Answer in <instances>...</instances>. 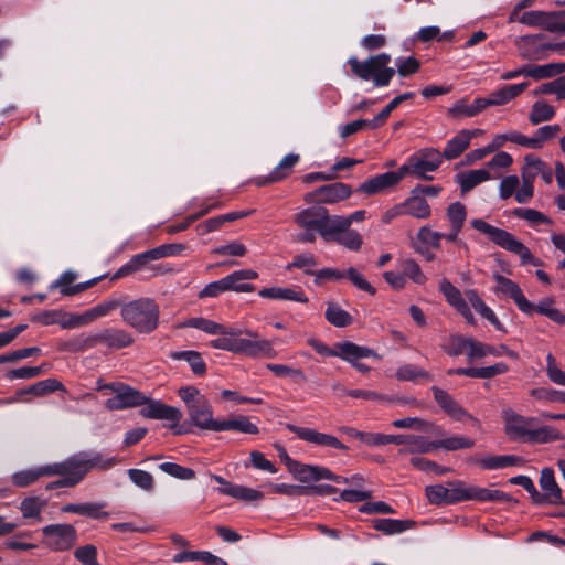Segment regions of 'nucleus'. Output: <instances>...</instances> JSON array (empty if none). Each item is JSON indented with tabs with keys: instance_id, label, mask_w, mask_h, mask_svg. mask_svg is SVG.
<instances>
[{
	"instance_id": "obj_1",
	"label": "nucleus",
	"mask_w": 565,
	"mask_h": 565,
	"mask_svg": "<svg viewBox=\"0 0 565 565\" xmlns=\"http://www.w3.org/2000/svg\"><path fill=\"white\" fill-rule=\"evenodd\" d=\"M104 387L115 393L105 403L106 408L109 411H120L143 405V408L140 411L142 417L168 420L171 423V428L177 427L182 418V412L179 408L167 405L161 401L151 399L139 390L125 383H107Z\"/></svg>"
},
{
	"instance_id": "obj_2",
	"label": "nucleus",
	"mask_w": 565,
	"mask_h": 565,
	"mask_svg": "<svg viewBox=\"0 0 565 565\" xmlns=\"http://www.w3.org/2000/svg\"><path fill=\"white\" fill-rule=\"evenodd\" d=\"M120 315L128 326L140 333H150L159 324V306L150 298H139L121 305Z\"/></svg>"
},
{
	"instance_id": "obj_3",
	"label": "nucleus",
	"mask_w": 565,
	"mask_h": 565,
	"mask_svg": "<svg viewBox=\"0 0 565 565\" xmlns=\"http://www.w3.org/2000/svg\"><path fill=\"white\" fill-rule=\"evenodd\" d=\"M471 226L488 236V238L500 246L501 248L519 255L523 265L531 264L533 266H541L542 262L534 257L531 250L515 236L505 230L495 227L481 218L471 221Z\"/></svg>"
},
{
	"instance_id": "obj_4",
	"label": "nucleus",
	"mask_w": 565,
	"mask_h": 565,
	"mask_svg": "<svg viewBox=\"0 0 565 565\" xmlns=\"http://www.w3.org/2000/svg\"><path fill=\"white\" fill-rule=\"evenodd\" d=\"M391 56L386 53L370 56L361 62L356 57H350L348 64L354 76L362 81L372 79L375 86H387L395 74L390 67Z\"/></svg>"
},
{
	"instance_id": "obj_5",
	"label": "nucleus",
	"mask_w": 565,
	"mask_h": 565,
	"mask_svg": "<svg viewBox=\"0 0 565 565\" xmlns=\"http://www.w3.org/2000/svg\"><path fill=\"white\" fill-rule=\"evenodd\" d=\"M116 463L115 458L104 459L98 452H79L71 456L63 462L54 463L56 476L79 477V482L93 468L106 470Z\"/></svg>"
},
{
	"instance_id": "obj_6",
	"label": "nucleus",
	"mask_w": 565,
	"mask_h": 565,
	"mask_svg": "<svg viewBox=\"0 0 565 565\" xmlns=\"http://www.w3.org/2000/svg\"><path fill=\"white\" fill-rule=\"evenodd\" d=\"M449 486V498L450 504H456L462 501H480V502H512L518 504L519 501L512 498L510 494L500 491L491 490L488 488H481L477 486H468L461 480L450 481Z\"/></svg>"
},
{
	"instance_id": "obj_7",
	"label": "nucleus",
	"mask_w": 565,
	"mask_h": 565,
	"mask_svg": "<svg viewBox=\"0 0 565 565\" xmlns=\"http://www.w3.org/2000/svg\"><path fill=\"white\" fill-rule=\"evenodd\" d=\"M312 205L295 214L294 220L300 228L317 231L326 241L337 232V225L340 224V220H335V215L329 214L326 207Z\"/></svg>"
},
{
	"instance_id": "obj_8",
	"label": "nucleus",
	"mask_w": 565,
	"mask_h": 565,
	"mask_svg": "<svg viewBox=\"0 0 565 565\" xmlns=\"http://www.w3.org/2000/svg\"><path fill=\"white\" fill-rule=\"evenodd\" d=\"M43 545L54 552L70 551L76 545L77 531L72 524H50L42 530Z\"/></svg>"
},
{
	"instance_id": "obj_9",
	"label": "nucleus",
	"mask_w": 565,
	"mask_h": 565,
	"mask_svg": "<svg viewBox=\"0 0 565 565\" xmlns=\"http://www.w3.org/2000/svg\"><path fill=\"white\" fill-rule=\"evenodd\" d=\"M350 184L343 182H331L316 188L303 195L306 204H335L349 199L352 194Z\"/></svg>"
},
{
	"instance_id": "obj_10",
	"label": "nucleus",
	"mask_w": 565,
	"mask_h": 565,
	"mask_svg": "<svg viewBox=\"0 0 565 565\" xmlns=\"http://www.w3.org/2000/svg\"><path fill=\"white\" fill-rule=\"evenodd\" d=\"M244 331L236 354H245L249 358H274L276 355L269 340L260 339L257 332L249 329H244Z\"/></svg>"
},
{
	"instance_id": "obj_11",
	"label": "nucleus",
	"mask_w": 565,
	"mask_h": 565,
	"mask_svg": "<svg viewBox=\"0 0 565 565\" xmlns=\"http://www.w3.org/2000/svg\"><path fill=\"white\" fill-rule=\"evenodd\" d=\"M286 428L294 433L299 439L315 444L317 446L333 448L338 450H348L349 447L345 446L341 440H339L335 436L330 434L320 433L316 429L308 427H300L294 424H287Z\"/></svg>"
},
{
	"instance_id": "obj_12",
	"label": "nucleus",
	"mask_w": 565,
	"mask_h": 565,
	"mask_svg": "<svg viewBox=\"0 0 565 565\" xmlns=\"http://www.w3.org/2000/svg\"><path fill=\"white\" fill-rule=\"evenodd\" d=\"M444 156L435 148H424L417 154L411 157L409 162H413L415 170L414 175L423 180H433V177L427 175L426 172L436 171L443 162Z\"/></svg>"
},
{
	"instance_id": "obj_13",
	"label": "nucleus",
	"mask_w": 565,
	"mask_h": 565,
	"mask_svg": "<svg viewBox=\"0 0 565 565\" xmlns=\"http://www.w3.org/2000/svg\"><path fill=\"white\" fill-rule=\"evenodd\" d=\"M339 358L352 364V366L361 373H367L370 371V366L359 362L360 359H382V356L377 354L374 350L367 347L358 345L351 341H343V345L341 348V352L339 353Z\"/></svg>"
},
{
	"instance_id": "obj_14",
	"label": "nucleus",
	"mask_w": 565,
	"mask_h": 565,
	"mask_svg": "<svg viewBox=\"0 0 565 565\" xmlns=\"http://www.w3.org/2000/svg\"><path fill=\"white\" fill-rule=\"evenodd\" d=\"M431 392L436 403L450 417L457 420L469 418L475 424L479 425V420L469 414L447 391L438 386H433Z\"/></svg>"
},
{
	"instance_id": "obj_15",
	"label": "nucleus",
	"mask_w": 565,
	"mask_h": 565,
	"mask_svg": "<svg viewBox=\"0 0 565 565\" xmlns=\"http://www.w3.org/2000/svg\"><path fill=\"white\" fill-rule=\"evenodd\" d=\"M191 423L200 429L215 431L218 420L213 418V408L210 401L205 397L194 405L186 408Z\"/></svg>"
},
{
	"instance_id": "obj_16",
	"label": "nucleus",
	"mask_w": 565,
	"mask_h": 565,
	"mask_svg": "<svg viewBox=\"0 0 565 565\" xmlns=\"http://www.w3.org/2000/svg\"><path fill=\"white\" fill-rule=\"evenodd\" d=\"M503 418L504 430L510 439L526 441L530 431L529 427L535 422V418L521 416L512 409L504 411Z\"/></svg>"
},
{
	"instance_id": "obj_17",
	"label": "nucleus",
	"mask_w": 565,
	"mask_h": 565,
	"mask_svg": "<svg viewBox=\"0 0 565 565\" xmlns=\"http://www.w3.org/2000/svg\"><path fill=\"white\" fill-rule=\"evenodd\" d=\"M287 467L296 479L301 482L319 481L323 478H333V472L321 466L305 465L288 459Z\"/></svg>"
},
{
	"instance_id": "obj_18",
	"label": "nucleus",
	"mask_w": 565,
	"mask_h": 565,
	"mask_svg": "<svg viewBox=\"0 0 565 565\" xmlns=\"http://www.w3.org/2000/svg\"><path fill=\"white\" fill-rule=\"evenodd\" d=\"M540 486L542 489L540 505L565 503L562 501V490L556 483L554 471L551 468H544L541 471Z\"/></svg>"
},
{
	"instance_id": "obj_19",
	"label": "nucleus",
	"mask_w": 565,
	"mask_h": 565,
	"mask_svg": "<svg viewBox=\"0 0 565 565\" xmlns=\"http://www.w3.org/2000/svg\"><path fill=\"white\" fill-rule=\"evenodd\" d=\"M95 347L106 344L109 349L120 350L134 343L132 335L122 329H104L94 334Z\"/></svg>"
},
{
	"instance_id": "obj_20",
	"label": "nucleus",
	"mask_w": 565,
	"mask_h": 565,
	"mask_svg": "<svg viewBox=\"0 0 565 565\" xmlns=\"http://www.w3.org/2000/svg\"><path fill=\"white\" fill-rule=\"evenodd\" d=\"M494 279L500 285V290L509 295L522 312L527 315L534 312V305L526 299L516 282L499 274L494 275Z\"/></svg>"
},
{
	"instance_id": "obj_21",
	"label": "nucleus",
	"mask_w": 565,
	"mask_h": 565,
	"mask_svg": "<svg viewBox=\"0 0 565 565\" xmlns=\"http://www.w3.org/2000/svg\"><path fill=\"white\" fill-rule=\"evenodd\" d=\"M509 371L508 364L498 362L491 366L484 367H458L447 371L448 375H465L476 379H492L497 375L504 374Z\"/></svg>"
},
{
	"instance_id": "obj_22",
	"label": "nucleus",
	"mask_w": 565,
	"mask_h": 565,
	"mask_svg": "<svg viewBox=\"0 0 565 565\" xmlns=\"http://www.w3.org/2000/svg\"><path fill=\"white\" fill-rule=\"evenodd\" d=\"M258 278V273L253 269H241L233 271L232 274L224 277V281L227 286L228 291L236 292H253L255 286L248 282H242L243 280H254Z\"/></svg>"
},
{
	"instance_id": "obj_23",
	"label": "nucleus",
	"mask_w": 565,
	"mask_h": 565,
	"mask_svg": "<svg viewBox=\"0 0 565 565\" xmlns=\"http://www.w3.org/2000/svg\"><path fill=\"white\" fill-rule=\"evenodd\" d=\"M262 298L274 299V300H288L301 303L308 302V297L300 288H282V287H269L263 288L258 291Z\"/></svg>"
},
{
	"instance_id": "obj_24",
	"label": "nucleus",
	"mask_w": 565,
	"mask_h": 565,
	"mask_svg": "<svg viewBox=\"0 0 565 565\" xmlns=\"http://www.w3.org/2000/svg\"><path fill=\"white\" fill-rule=\"evenodd\" d=\"M105 507L106 503L104 502L67 503L62 507L61 511L64 513H76L79 515L98 520L107 519L109 516V513L103 510Z\"/></svg>"
},
{
	"instance_id": "obj_25",
	"label": "nucleus",
	"mask_w": 565,
	"mask_h": 565,
	"mask_svg": "<svg viewBox=\"0 0 565 565\" xmlns=\"http://www.w3.org/2000/svg\"><path fill=\"white\" fill-rule=\"evenodd\" d=\"M469 461L471 463L479 465L486 470L502 469L511 466H522L525 462L522 457L514 455L488 456L481 459L472 458Z\"/></svg>"
},
{
	"instance_id": "obj_26",
	"label": "nucleus",
	"mask_w": 565,
	"mask_h": 565,
	"mask_svg": "<svg viewBox=\"0 0 565 565\" xmlns=\"http://www.w3.org/2000/svg\"><path fill=\"white\" fill-rule=\"evenodd\" d=\"M244 329L224 326L223 332H221L218 338L210 341V345L214 349L225 350L236 354L239 340L242 335H244Z\"/></svg>"
},
{
	"instance_id": "obj_27",
	"label": "nucleus",
	"mask_w": 565,
	"mask_h": 565,
	"mask_svg": "<svg viewBox=\"0 0 565 565\" xmlns=\"http://www.w3.org/2000/svg\"><path fill=\"white\" fill-rule=\"evenodd\" d=\"M234 430L242 434L257 435L259 428L256 424L252 423L248 416L238 415L228 419L218 420L215 431Z\"/></svg>"
},
{
	"instance_id": "obj_28",
	"label": "nucleus",
	"mask_w": 565,
	"mask_h": 565,
	"mask_svg": "<svg viewBox=\"0 0 565 565\" xmlns=\"http://www.w3.org/2000/svg\"><path fill=\"white\" fill-rule=\"evenodd\" d=\"M56 391L66 392V388L61 381L56 379H46L43 381H39L25 388L18 390L17 395L23 396L29 394L36 397H42Z\"/></svg>"
},
{
	"instance_id": "obj_29",
	"label": "nucleus",
	"mask_w": 565,
	"mask_h": 565,
	"mask_svg": "<svg viewBox=\"0 0 565 565\" xmlns=\"http://www.w3.org/2000/svg\"><path fill=\"white\" fill-rule=\"evenodd\" d=\"M394 179L395 177L392 173L385 172L364 181L359 185L356 191L367 195L379 194L394 188Z\"/></svg>"
},
{
	"instance_id": "obj_30",
	"label": "nucleus",
	"mask_w": 565,
	"mask_h": 565,
	"mask_svg": "<svg viewBox=\"0 0 565 565\" xmlns=\"http://www.w3.org/2000/svg\"><path fill=\"white\" fill-rule=\"evenodd\" d=\"M529 86V82L507 85L502 88H499L492 92L489 95V99L492 106H501L509 103L511 99L521 95Z\"/></svg>"
},
{
	"instance_id": "obj_31",
	"label": "nucleus",
	"mask_w": 565,
	"mask_h": 565,
	"mask_svg": "<svg viewBox=\"0 0 565 565\" xmlns=\"http://www.w3.org/2000/svg\"><path fill=\"white\" fill-rule=\"evenodd\" d=\"M372 525L375 530L386 535H392L413 529L416 522L413 520L374 519L372 520Z\"/></svg>"
},
{
	"instance_id": "obj_32",
	"label": "nucleus",
	"mask_w": 565,
	"mask_h": 565,
	"mask_svg": "<svg viewBox=\"0 0 565 565\" xmlns=\"http://www.w3.org/2000/svg\"><path fill=\"white\" fill-rule=\"evenodd\" d=\"M564 439L565 436L557 428L545 425L535 429L530 428L526 441L532 444H545Z\"/></svg>"
},
{
	"instance_id": "obj_33",
	"label": "nucleus",
	"mask_w": 565,
	"mask_h": 565,
	"mask_svg": "<svg viewBox=\"0 0 565 565\" xmlns=\"http://www.w3.org/2000/svg\"><path fill=\"white\" fill-rule=\"evenodd\" d=\"M469 135L467 129L460 130L452 139H450L441 154L447 160L458 158L469 147Z\"/></svg>"
},
{
	"instance_id": "obj_34",
	"label": "nucleus",
	"mask_w": 565,
	"mask_h": 565,
	"mask_svg": "<svg viewBox=\"0 0 565 565\" xmlns=\"http://www.w3.org/2000/svg\"><path fill=\"white\" fill-rule=\"evenodd\" d=\"M170 358L173 360L186 361L190 364L192 372L198 376L206 374V364L203 361L201 353L198 351H175L170 353Z\"/></svg>"
},
{
	"instance_id": "obj_35",
	"label": "nucleus",
	"mask_w": 565,
	"mask_h": 565,
	"mask_svg": "<svg viewBox=\"0 0 565 565\" xmlns=\"http://www.w3.org/2000/svg\"><path fill=\"white\" fill-rule=\"evenodd\" d=\"M402 206L404 214L416 218H428L431 213L428 202L418 195L411 196L402 204Z\"/></svg>"
},
{
	"instance_id": "obj_36",
	"label": "nucleus",
	"mask_w": 565,
	"mask_h": 565,
	"mask_svg": "<svg viewBox=\"0 0 565 565\" xmlns=\"http://www.w3.org/2000/svg\"><path fill=\"white\" fill-rule=\"evenodd\" d=\"M490 178L491 175L486 169L471 170L466 173H460L458 175V182L460 184L461 193H468L475 186L489 180Z\"/></svg>"
},
{
	"instance_id": "obj_37",
	"label": "nucleus",
	"mask_w": 565,
	"mask_h": 565,
	"mask_svg": "<svg viewBox=\"0 0 565 565\" xmlns=\"http://www.w3.org/2000/svg\"><path fill=\"white\" fill-rule=\"evenodd\" d=\"M326 242H337L350 250H359L363 244L362 236L350 228L333 233Z\"/></svg>"
},
{
	"instance_id": "obj_38",
	"label": "nucleus",
	"mask_w": 565,
	"mask_h": 565,
	"mask_svg": "<svg viewBox=\"0 0 565 565\" xmlns=\"http://www.w3.org/2000/svg\"><path fill=\"white\" fill-rule=\"evenodd\" d=\"M406 448L399 449V454H406V452H429L434 449H436L435 441H428L423 436H416V435H404V444Z\"/></svg>"
},
{
	"instance_id": "obj_39",
	"label": "nucleus",
	"mask_w": 565,
	"mask_h": 565,
	"mask_svg": "<svg viewBox=\"0 0 565 565\" xmlns=\"http://www.w3.org/2000/svg\"><path fill=\"white\" fill-rule=\"evenodd\" d=\"M95 348L94 334L78 335L67 341L58 343V351L77 353Z\"/></svg>"
},
{
	"instance_id": "obj_40",
	"label": "nucleus",
	"mask_w": 565,
	"mask_h": 565,
	"mask_svg": "<svg viewBox=\"0 0 565 565\" xmlns=\"http://www.w3.org/2000/svg\"><path fill=\"white\" fill-rule=\"evenodd\" d=\"M526 76L534 79L550 78L565 72V63H550L545 65H527Z\"/></svg>"
},
{
	"instance_id": "obj_41",
	"label": "nucleus",
	"mask_w": 565,
	"mask_h": 565,
	"mask_svg": "<svg viewBox=\"0 0 565 565\" xmlns=\"http://www.w3.org/2000/svg\"><path fill=\"white\" fill-rule=\"evenodd\" d=\"M326 319L338 328H344L353 322V317L334 302H329L326 310Z\"/></svg>"
},
{
	"instance_id": "obj_42",
	"label": "nucleus",
	"mask_w": 565,
	"mask_h": 565,
	"mask_svg": "<svg viewBox=\"0 0 565 565\" xmlns=\"http://www.w3.org/2000/svg\"><path fill=\"white\" fill-rule=\"evenodd\" d=\"M396 379L399 381H411L418 382L430 381L433 379L431 374L415 364H405L397 369Z\"/></svg>"
},
{
	"instance_id": "obj_43",
	"label": "nucleus",
	"mask_w": 565,
	"mask_h": 565,
	"mask_svg": "<svg viewBox=\"0 0 565 565\" xmlns=\"http://www.w3.org/2000/svg\"><path fill=\"white\" fill-rule=\"evenodd\" d=\"M468 345L469 338H465L459 334H452L445 340L441 349L450 356H459L463 353L467 354Z\"/></svg>"
},
{
	"instance_id": "obj_44",
	"label": "nucleus",
	"mask_w": 565,
	"mask_h": 565,
	"mask_svg": "<svg viewBox=\"0 0 565 565\" xmlns=\"http://www.w3.org/2000/svg\"><path fill=\"white\" fill-rule=\"evenodd\" d=\"M544 39V34H530V35H523L520 36L516 40L518 44L523 43L524 45L529 46H536L541 51H561L565 49V42L561 43H542V40Z\"/></svg>"
},
{
	"instance_id": "obj_45",
	"label": "nucleus",
	"mask_w": 565,
	"mask_h": 565,
	"mask_svg": "<svg viewBox=\"0 0 565 565\" xmlns=\"http://www.w3.org/2000/svg\"><path fill=\"white\" fill-rule=\"evenodd\" d=\"M524 162L525 163L521 172L522 180H526L534 183L535 178L540 175V171H542L545 162L532 153L525 156Z\"/></svg>"
},
{
	"instance_id": "obj_46",
	"label": "nucleus",
	"mask_w": 565,
	"mask_h": 565,
	"mask_svg": "<svg viewBox=\"0 0 565 565\" xmlns=\"http://www.w3.org/2000/svg\"><path fill=\"white\" fill-rule=\"evenodd\" d=\"M555 115V110L553 106L548 105L545 102H536L533 104L531 113L529 115V120L533 125H539L540 122L551 120Z\"/></svg>"
},
{
	"instance_id": "obj_47",
	"label": "nucleus",
	"mask_w": 565,
	"mask_h": 565,
	"mask_svg": "<svg viewBox=\"0 0 565 565\" xmlns=\"http://www.w3.org/2000/svg\"><path fill=\"white\" fill-rule=\"evenodd\" d=\"M446 215L451 228L462 230L467 218V209L461 202H455L447 207Z\"/></svg>"
},
{
	"instance_id": "obj_48",
	"label": "nucleus",
	"mask_w": 565,
	"mask_h": 565,
	"mask_svg": "<svg viewBox=\"0 0 565 565\" xmlns=\"http://www.w3.org/2000/svg\"><path fill=\"white\" fill-rule=\"evenodd\" d=\"M45 507V501H41L38 497H30L22 500L20 504V510L25 519H36L38 521L42 520L41 511Z\"/></svg>"
},
{
	"instance_id": "obj_49",
	"label": "nucleus",
	"mask_w": 565,
	"mask_h": 565,
	"mask_svg": "<svg viewBox=\"0 0 565 565\" xmlns=\"http://www.w3.org/2000/svg\"><path fill=\"white\" fill-rule=\"evenodd\" d=\"M425 493L429 503L435 505H449V486L445 487L443 484H434L427 486L425 489Z\"/></svg>"
},
{
	"instance_id": "obj_50",
	"label": "nucleus",
	"mask_w": 565,
	"mask_h": 565,
	"mask_svg": "<svg viewBox=\"0 0 565 565\" xmlns=\"http://www.w3.org/2000/svg\"><path fill=\"white\" fill-rule=\"evenodd\" d=\"M436 449L443 448L446 450L469 449L475 446V441L465 436H452L440 440H435Z\"/></svg>"
},
{
	"instance_id": "obj_51",
	"label": "nucleus",
	"mask_w": 565,
	"mask_h": 565,
	"mask_svg": "<svg viewBox=\"0 0 565 565\" xmlns=\"http://www.w3.org/2000/svg\"><path fill=\"white\" fill-rule=\"evenodd\" d=\"M439 289L445 296L447 302L456 308V310L467 302L462 298L460 290L446 278L440 281Z\"/></svg>"
},
{
	"instance_id": "obj_52",
	"label": "nucleus",
	"mask_w": 565,
	"mask_h": 565,
	"mask_svg": "<svg viewBox=\"0 0 565 565\" xmlns=\"http://www.w3.org/2000/svg\"><path fill=\"white\" fill-rule=\"evenodd\" d=\"M554 300L552 298L541 301L539 305H534V311L546 316L557 324L565 326V313L561 310L553 308Z\"/></svg>"
},
{
	"instance_id": "obj_53",
	"label": "nucleus",
	"mask_w": 565,
	"mask_h": 565,
	"mask_svg": "<svg viewBox=\"0 0 565 565\" xmlns=\"http://www.w3.org/2000/svg\"><path fill=\"white\" fill-rule=\"evenodd\" d=\"M121 308V302L117 299L106 300L85 311L88 322L104 317L117 308Z\"/></svg>"
},
{
	"instance_id": "obj_54",
	"label": "nucleus",
	"mask_w": 565,
	"mask_h": 565,
	"mask_svg": "<svg viewBox=\"0 0 565 565\" xmlns=\"http://www.w3.org/2000/svg\"><path fill=\"white\" fill-rule=\"evenodd\" d=\"M159 468L163 472H166L177 479L191 480V479L195 478V471L193 469L182 467L174 462H163L159 466Z\"/></svg>"
},
{
	"instance_id": "obj_55",
	"label": "nucleus",
	"mask_w": 565,
	"mask_h": 565,
	"mask_svg": "<svg viewBox=\"0 0 565 565\" xmlns=\"http://www.w3.org/2000/svg\"><path fill=\"white\" fill-rule=\"evenodd\" d=\"M411 463L422 471H433L437 476H443L450 472V468L440 466L435 461L426 459L424 457H413Z\"/></svg>"
},
{
	"instance_id": "obj_56",
	"label": "nucleus",
	"mask_w": 565,
	"mask_h": 565,
	"mask_svg": "<svg viewBox=\"0 0 565 565\" xmlns=\"http://www.w3.org/2000/svg\"><path fill=\"white\" fill-rule=\"evenodd\" d=\"M267 369L277 376H292L298 383L307 382V376L301 369H294L285 364H267Z\"/></svg>"
},
{
	"instance_id": "obj_57",
	"label": "nucleus",
	"mask_w": 565,
	"mask_h": 565,
	"mask_svg": "<svg viewBox=\"0 0 565 565\" xmlns=\"http://www.w3.org/2000/svg\"><path fill=\"white\" fill-rule=\"evenodd\" d=\"M531 395L543 402L565 403V392L556 391L547 387H537L531 391Z\"/></svg>"
},
{
	"instance_id": "obj_58",
	"label": "nucleus",
	"mask_w": 565,
	"mask_h": 565,
	"mask_svg": "<svg viewBox=\"0 0 565 565\" xmlns=\"http://www.w3.org/2000/svg\"><path fill=\"white\" fill-rule=\"evenodd\" d=\"M513 215L527 221L531 224H553V221L540 211L533 209L518 207L513 211Z\"/></svg>"
},
{
	"instance_id": "obj_59",
	"label": "nucleus",
	"mask_w": 565,
	"mask_h": 565,
	"mask_svg": "<svg viewBox=\"0 0 565 565\" xmlns=\"http://www.w3.org/2000/svg\"><path fill=\"white\" fill-rule=\"evenodd\" d=\"M344 275V278H348L358 289L372 296L376 294V289L354 267H349Z\"/></svg>"
},
{
	"instance_id": "obj_60",
	"label": "nucleus",
	"mask_w": 565,
	"mask_h": 565,
	"mask_svg": "<svg viewBox=\"0 0 565 565\" xmlns=\"http://www.w3.org/2000/svg\"><path fill=\"white\" fill-rule=\"evenodd\" d=\"M128 476L137 487L146 491H151L154 487L153 477L145 470L129 469Z\"/></svg>"
},
{
	"instance_id": "obj_61",
	"label": "nucleus",
	"mask_w": 565,
	"mask_h": 565,
	"mask_svg": "<svg viewBox=\"0 0 565 565\" xmlns=\"http://www.w3.org/2000/svg\"><path fill=\"white\" fill-rule=\"evenodd\" d=\"M74 557L83 565H99L97 562V548L93 544L77 547L74 552Z\"/></svg>"
},
{
	"instance_id": "obj_62",
	"label": "nucleus",
	"mask_w": 565,
	"mask_h": 565,
	"mask_svg": "<svg viewBox=\"0 0 565 565\" xmlns=\"http://www.w3.org/2000/svg\"><path fill=\"white\" fill-rule=\"evenodd\" d=\"M291 173L281 162L265 178L255 179L256 186H264L266 184L275 183L285 180Z\"/></svg>"
},
{
	"instance_id": "obj_63",
	"label": "nucleus",
	"mask_w": 565,
	"mask_h": 565,
	"mask_svg": "<svg viewBox=\"0 0 565 565\" xmlns=\"http://www.w3.org/2000/svg\"><path fill=\"white\" fill-rule=\"evenodd\" d=\"M404 277L411 278L416 284H424L426 276L423 274L419 265L411 258L404 259L402 263Z\"/></svg>"
},
{
	"instance_id": "obj_64",
	"label": "nucleus",
	"mask_w": 565,
	"mask_h": 565,
	"mask_svg": "<svg viewBox=\"0 0 565 565\" xmlns=\"http://www.w3.org/2000/svg\"><path fill=\"white\" fill-rule=\"evenodd\" d=\"M543 28L550 32L565 33V14L545 13Z\"/></svg>"
}]
</instances>
